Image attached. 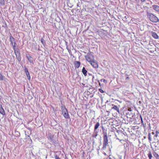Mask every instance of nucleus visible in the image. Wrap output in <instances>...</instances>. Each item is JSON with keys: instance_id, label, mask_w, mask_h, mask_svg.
Returning a JSON list of instances; mask_svg holds the SVG:
<instances>
[{"instance_id": "4468645a", "label": "nucleus", "mask_w": 159, "mask_h": 159, "mask_svg": "<svg viewBox=\"0 0 159 159\" xmlns=\"http://www.w3.org/2000/svg\"><path fill=\"white\" fill-rule=\"evenodd\" d=\"M26 74V75L27 79L28 80H30V76L28 70H25Z\"/></svg>"}, {"instance_id": "ddd939ff", "label": "nucleus", "mask_w": 159, "mask_h": 159, "mask_svg": "<svg viewBox=\"0 0 159 159\" xmlns=\"http://www.w3.org/2000/svg\"><path fill=\"white\" fill-rule=\"evenodd\" d=\"M152 7L156 11L159 12V6L157 5H154L152 6Z\"/></svg>"}, {"instance_id": "1a4fd4ad", "label": "nucleus", "mask_w": 159, "mask_h": 159, "mask_svg": "<svg viewBox=\"0 0 159 159\" xmlns=\"http://www.w3.org/2000/svg\"><path fill=\"white\" fill-rule=\"evenodd\" d=\"M74 65L75 69L78 68L80 65V63L79 61H75Z\"/></svg>"}, {"instance_id": "72a5a7b5", "label": "nucleus", "mask_w": 159, "mask_h": 159, "mask_svg": "<svg viewBox=\"0 0 159 159\" xmlns=\"http://www.w3.org/2000/svg\"><path fill=\"white\" fill-rule=\"evenodd\" d=\"M129 79V77H126V80H127Z\"/></svg>"}, {"instance_id": "cd10ccee", "label": "nucleus", "mask_w": 159, "mask_h": 159, "mask_svg": "<svg viewBox=\"0 0 159 159\" xmlns=\"http://www.w3.org/2000/svg\"><path fill=\"white\" fill-rule=\"evenodd\" d=\"M141 123L143 125V119H142L141 116Z\"/></svg>"}, {"instance_id": "473e14b6", "label": "nucleus", "mask_w": 159, "mask_h": 159, "mask_svg": "<svg viewBox=\"0 0 159 159\" xmlns=\"http://www.w3.org/2000/svg\"><path fill=\"white\" fill-rule=\"evenodd\" d=\"M11 42L12 45L14 44V42Z\"/></svg>"}, {"instance_id": "a211bd4d", "label": "nucleus", "mask_w": 159, "mask_h": 159, "mask_svg": "<svg viewBox=\"0 0 159 159\" xmlns=\"http://www.w3.org/2000/svg\"><path fill=\"white\" fill-rule=\"evenodd\" d=\"M148 139L149 140V142L150 143H151V141H152V136L151 135V133H149L148 134Z\"/></svg>"}, {"instance_id": "a878e982", "label": "nucleus", "mask_w": 159, "mask_h": 159, "mask_svg": "<svg viewBox=\"0 0 159 159\" xmlns=\"http://www.w3.org/2000/svg\"><path fill=\"white\" fill-rule=\"evenodd\" d=\"M41 42L43 44H44L45 43V42L44 39L43 38L41 39Z\"/></svg>"}, {"instance_id": "20e7f679", "label": "nucleus", "mask_w": 159, "mask_h": 159, "mask_svg": "<svg viewBox=\"0 0 159 159\" xmlns=\"http://www.w3.org/2000/svg\"><path fill=\"white\" fill-rule=\"evenodd\" d=\"M12 46L14 50V52L16 56V58L17 60L19 61H21V57L20 56V53L19 52L16 51V43L15 42H14V44L12 45Z\"/></svg>"}, {"instance_id": "f03ea898", "label": "nucleus", "mask_w": 159, "mask_h": 159, "mask_svg": "<svg viewBox=\"0 0 159 159\" xmlns=\"http://www.w3.org/2000/svg\"><path fill=\"white\" fill-rule=\"evenodd\" d=\"M147 14L148 16L149 17L150 20L151 21L154 22H157L159 21L158 18L153 14L148 12Z\"/></svg>"}, {"instance_id": "423d86ee", "label": "nucleus", "mask_w": 159, "mask_h": 159, "mask_svg": "<svg viewBox=\"0 0 159 159\" xmlns=\"http://www.w3.org/2000/svg\"><path fill=\"white\" fill-rule=\"evenodd\" d=\"M54 135L51 134H48V139L49 140L50 142L52 143H55L56 141L54 139Z\"/></svg>"}, {"instance_id": "c756f323", "label": "nucleus", "mask_w": 159, "mask_h": 159, "mask_svg": "<svg viewBox=\"0 0 159 159\" xmlns=\"http://www.w3.org/2000/svg\"><path fill=\"white\" fill-rule=\"evenodd\" d=\"M100 92H101L102 93H103L104 92L102 90L100 89Z\"/></svg>"}, {"instance_id": "4be33fe9", "label": "nucleus", "mask_w": 159, "mask_h": 159, "mask_svg": "<svg viewBox=\"0 0 159 159\" xmlns=\"http://www.w3.org/2000/svg\"><path fill=\"white\" fill-rule=\"evenodd\" d=\"M0 4L2 5H4L5 4L4 0H0Z\"/></svg>"}, {"instance_id": "79ce46f5", "label": "nucleus", "mask_w": 159, "mask_h": 159, "mask_svg": "<svg viewBox=\"0 0 159 159\" xmlns=\"http://www.w3.org/2000/svg\"><path fill=\"white\" fill-rule=\"evenodd\" d=\"M64 65L65 66H65V63L64 64Z\"/></svg>"}, {"instance_id": "7c9ffc66", "label": "nucleus", "mask_w": 159, "mask_h": 159, "mask_svg": "<svg viewBox=\"0 0 159 159\" xmlns=\"http://www.w3.org/2000/svg\"><path fill=\"white\" fill-rule=\"evenodd\" d=\"M105 102L104 104L103 105V106H102V107L104 108H105Z\"/></svg>"}, {"instance_id": "b1692460", "label": "nucleus", "mask_w": 159, "mask_h": 159, "mask_svg": "<svg viewBox=\"0 0 159 159\" xmlns=\"http://www.w3.org/2000/svg\"><path fill=\"white\" fill-rule=\"evenodd\" d=\"M101 82H103L105 84H106L107 83V81L105 79H101L100 80Z\"/></svg>"}, {"instance_id": "412c9836", "label": "nucleus", "mask_w": 159, "mask_h": 159, "mask_svg": "<svg viewBox=\"0 0 159 159\" xmlns=\"http://www.w3.org/2000/svg\"><path fill=\"white\" fill-rule=\"evenodd\" d=\"M148 157L149 159H152V155L150 151H149V153L148 154Z\"/></svg>"}, {"instance_id": "4c0bfd02", "label": "nucleus", "mask_w": 159, "mask_h": 159, "mask_svg": "<svg viewBox=\"0 0 159 159\" xmlns=\"http://www.w3.org/2000/svg\"><path fill=\"white\" fill-rule=\"evenodd\" d=\"M82 70H85V68H84V67H83L82 68Z\"/></svg>"}, {"instance_id": "f3484780", "label": "nucleus", "mask_w": 159, "mask_h": 159, "mask_svg": "<svg viewBox=\"0 0 159 159\" xmlns=\"http://www.w3.org/2000/svg\"><path fill=\"white\" fill-rule=\"evenodd\" d=\"M153 155L157 159H159V155L156 152H153Z\"/></svg>"}, {"instance_id": "6ab92c4d", "label": "nucleus", "mask_w": 159, "mask_h": 159, "mask_svg": "<svg viewBox=\"0 0 159 159\" xmlns=\"http://www.w3.org/2000/svg\"><path fill=\"white\" fill-rule=\"evenodd\" d=\"M10 42H15V39L11 34L10 36Z\"/></svg>"}, {"instance_id": "2eb2a0df", "label": "nucleus", "mask_w": 159, "mask_h": 159, "mask_svg": "<svg viewBox=\"0 0 159 159\" xmlns=\"http://www.w3.org/2000/svg\"><path fill=\"white\" fill-rule=\"evenodd\" d=\"M1 106V107L0 109V113L3 115H4L5 114V111L4 109L2 108V106Z\"/></svg>"}, {"instance_id": "f257e3e1", "label": "nucleus", "mask_w": 159, "mask_h": 159, "mask_svg": "<svg viewBox=\"0 0 159 159\" xmlns=\"http://www.w3.org/2000/svg\"><path fill=\"white\" fill-rule=\"evenodd\" d=\"M102 128L103 135V148H105L106 147L107 145L108 144V139L106 132L107 130L102 126Z\"/></svg>"}, {"instance_id": "bb28decb", "label": "nucleus", "mask_w": 159, "mask_h": 159, "mask_svg": "<svg viewBox=\"0 0 159 159\" xmlns=\"http://www.w3.org/2000/svg\"><path fill=\"white\" fill-rule=\"evenodd\" d=\"M3 80L2 75L0 74V80Z\"/></svg>"}, {"instance_id": "9b49d317", "label": "nucleus", "mask_w": 159, "mask_h": 159, "mask_svg": "<svg viewBox=\"0 0 159 159\" xmlns=\"http://www.w3.org/2000/svg\"><path fill=\"white\" fill-rule=\"evenodd\" d=\"M111 108L112 109H114L115 110H116L119 113L120 112L119 108L117 106L114 105L112 104Z\"/></svg>"}, {"instance_id": "c85d7f7f", "label": "nucleus", "mask_w": 159, "mask_h": 159, "mask_svg": "<svg viewBox=\"0 0 159 159\" xmlns=\"http://www.w3.org/2000/svg\"><path fill=\"white\" fill-rule=\"evenodd\" d=\"M98 135V134L96 133L95 134H93V136L94 137H96Z\"/></svg>"}, {"instance_id": "e433bc0d", "label": "nucleus", "mask_w": 159, "mask_h": 159, "mask_svg": "<svg viewBox=\"0 0 159 159\" xmlns=\"http://www.w3.org/2000/svg\"><path fill=\"white\" fill-rule=\"evenodd\" d=\"M120 132L119 130H117V132L118 133H119V132Z\"/></svg>"}, {"instance_id": "f8f14e48", "label": "nucleus", "mask_w": 159, "mask_h": 159, "mask_svg": "<svg viewBox=\"0 0 159 159\" xmlns=\"http://www.w3.org/2000/svg\"><path fill=\"white\" fill-rule=\"evenodd\" d=\"M159 134V132L158 131H156V134H155V135H154V137H153L154 140L155 141H157L158 140V139L157 138V137L158 136Z\"/></svg>"}, {"instance_id": "c9c22d12", "label": "nucleus", "mask_w": 159, "mask_h": 159, "mask_svg": "<svg viewBox=\"0 0 159 159\" xmlns=\"http://www.w3.org/2000/svg\"><path fill=\"white\" fill-rule=\"evenodd\" d=\"M100 30H103V29L102 28V27H100Z\"/></svg>"}, {"instance_id": "dca6fc26", "label": "nucleus", "mask_w": 159, "mask_h": 159, "mask_svg": "<svg viewBox=\"0 0 159 159\" xmlns=\"http://www.w3.org/2000/svg\"><path fill=\"white\" fill-rule=\"evenodd\" d=\"M152 37L155 39H157L158 37V36L157 34L154 32H152Z\"/></svg>"}, {"instance_id": "c03bdc74", "label": "nucleus", "mask_w": 159, "mask_h": 159, "mask_svg": "<svg viewBox=\"0 0 159 159\" xmlns=\"http://www.w3.org/2000/svg\"><path fill=\"white\" fill-rule=\"evenodd\" d=\"M41 1H43V0H41Z\"/></svg>"}, {"instance_id": "39448f33", "label": "nucleus", "mask_w": 159, "mask_h": 159, "mask_svg": "<svg viewBox=\"0 0 159 159\" xmlns=\"http://www.w3.org/2000/svg\"><path fill=\"white\" fill-rule=\"evenodd\" d=\"M85 57L86 60L90 63L94 60L93 56L90 53H88L87 55L85 56Z\"/></svg>"}, {"instance_id": "2f4dec72", "label": "nucleus", "mask_w": 159, "mask_h": 159, "mask_svg": "<svg viewBox=\"0 0 159 159\" xmlns=\"http://www.w3.org/2000/svg\"><path fill=\"white\" fill-rule=\"evenodd\" d=\"M151 134H152V135H154L155 133L153 132H152Z\"/></svg>"}, {"instance_id": "5701e85b", "label": "nucleus", "mask_w": 159, "mask_h": 159, "mask_svg": "<svg viewBox=\"0 0 159 159\" xmlns=\"http://www.w3.org/2000/svg\"><path fill=\"white\" fill-rule=\"evenodd\" d=\"M82 72L84 75L85 76L87 75V70H82Z\"/></svg>"}, {"instance_id": "ea45409f", "label": "nucleus", "mask_w": 159, "mask_h": 159, "mask_svg": "<svg viewBox=\"0 0 159 159\" xmlns=\"http://www.w3.org/2000/svg\"><path fill=\"white\" fill-rule=\"evenodd\" d=\"M101 101L102 102V98H101Z\"/></svg>"}, {"instance_id": "58836bf2", "label": "nucleus", "mask_w": 159, "mask_h": 159, "mask_svg": "<svg viewBox=\"0 0 159 159\" xmlns=\"http://www.w3.org/2000/svg\"><path fill=\"white\" fill-rule=\"evenodd\" d=\"M69 51V52L70 53V52H71V51L70 50L69 51Z\"/></svg>"}, {"instance_id": "37998d69", "label": "nucleus", "mask_w": 159, "mask_h": 159, "mask_svg": "<svg viewBox=\"0 0 159 159\" xmlns=\"http://www.w3.org/2000/svg\"><path fill=\"white\" fill-rule=\"evenodd\" d=\"M25 70H26V69H25Z\"/></svg>"}, {"instance_id": "aec40b11", "label": "nucleus", "mask_w": 159, "mask_h": 159, "mask_svg": "<svg viewBox=\"0 0 159 159\" xmlns=\"http://www.w3.org/2000/svg\"><path fill=\"white\" fill-rule=\"evenodd\" d=\"M99 126V122L97 123L95 125V127H94V130L95 131L96 129H97Z\"/></svg>"}, {"instance_id": "0eeeda50", "label": "nucleus", "mask_w": 159, "mask_h": 159, "mask_svg": "<svg viewBox=\"0 0 159 159\" xmlns=\"http://www.w3.org/2000/svg\"><path fill=\"white\" fill-rule=\"evenodd\" d=\"M26 56L29 61L30 63H33V58L29 54H26Z\"/></svg>"}, {"instance_id": "9d476101", "label": "nucleus", "mask_w": 159, "mask_h": 159, "mask_svg": "<svg viewBox=\"0 0 159 159\" xmlns=\"http://www.w3.org/2000/svg\"><path fill=\"white\" fill-rule=\"evenodd\" d=\"M90 63L91 65H92L94 68H96L98 67V63L97 62L94 61V60L90 62Z\"/></svg>"}, {"instance_id": "6e6552de", "label": "nucleus", "mask_w": 159, "mask_h": 159, "mask_svg": "<svg viewBox=\"0 0 159 159\" xmlns=\"http://www.w3.org/2000/svg\"><path fill=\"white\" fill-rule=\"evenodd\" d=\"M152 143L153 144L155 148V149H156L159 150V140L157 141L156 142V141H154Z\"/></svg>"}, {"instance_id": "a19ab883", "label": "nucleus", "mask_w": 159, "mask_h": 159, "mask_svg": "<svg viewBox=\"0 0 159 159\" xmlns=\"http://www.w3.org/2000/svg\"><path fill=\"white\" fill-rule=\"evenodd\" d=\"M101 111H102V112H103V111L102 110Z\"/></svg>"}, {"instance_id": "7ed1b4c3", "label": "nucleus", "mask_w": 159, "mask_h": 159, "mask_svg": "<svg viewBox=\"0 0 159 159\" xmlns=\"http://www.w3.org/2000/svg\"><path fill=\"white\" fill-rule=\"evenodd\" d=\"M61 110L62 114L64 117L66 119H70V116L68 114L67 110L65 107L61 106Z\"/></svg>"}, {"instance_id": "393cba45", "label": "nucleus", "mask_w": 159, "mask_h": 159, "mask_svg": "<svg viewBox=\"0 0 159 159\" xmlns=\"http://www.w3.org/2000/svg\"><path fill=\"white\" fill-rule=\"evenodd\" d=\"M54 157L55 159H61V158L59 157L56 154H55Z\"/></svg>"}, {"instance_id": "f704fd0d", "label": "nucleus", "mask_w": 159, "mask_h": 159, "mask_svg": "<svg viewBox=\"0 0 159 159\" xmlns=\"http://www.w3.org/2000/svg\"><path fill=\"white\" fill-rule=\"evenodd\" d=\"M142 2H144L145 0H141Z\"/></svg>"}]
</instances>
